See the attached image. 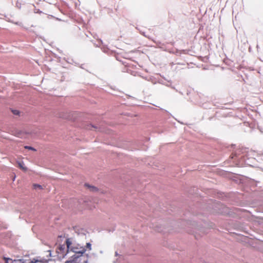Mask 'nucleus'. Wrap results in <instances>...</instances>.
Instances as JSON below:
<instances>
[{"mask_svg": "<svg viewBox=\"0 0 263 263\" xmlns=\"http://www.w3.org/2000/svg\"><path fill=\"white\" fill-rule=\"evenodd\" d=\"M21 136V134H18L17 135V137H20Z\"/></svg>", "mask_w": 263, "mask_h": 263, "instance_id": "nucleus-10", "label": "nucleus"}, {"mask_svg": "<svg viewBox=\"0 0 263 263\" xmlns=\"http://www.w3.org/2000/svg\"><path fill=\"white\" fill-rule=\"evenodd\" d=\"M72 251L76 253V254H77V256L76 257H79L81 256H82L86 251L85 247H80V248L78 247H73L72 249Z\"/></svg>", "mask_w": 263, "mask_h": 263, "instance_id": "nucleus-1", "label": "nucleus"}, {"mask_svg": "<svg viewBox=\"0 0 263 263\" xmlns=\"http://www.w3.org/2000/svg\"><path fill=\"white\" fill-rule=\"evenodd\" d=\"M4 259L5 260V263H9V261H12V259L9 258L4 257Z\"/></svg>", "mask_w": 263, "mask_h": 263, "instance_id": "nucleus-5", "label": "nucleus"}, {"mask_svg": "<svg viewBox=\"0 0 263 263\" xmlns=\"http://www.w3.org/2000/svg\"><path fill=\"white\" fill-rule=\"evenodd\" d=\"M18 167L21 169L23 171H24V172H26L27 171V168L25 166H24V164L23 162H19L18 163Z\"/></svg>", "mask_w": 263, "mask_h": 263, "instance_id": "nucleus-2", "label": "nucleus"}, {"mask_svg": "<svg viewBox=\"0 0 263 263\" xmlns=\"http://www.w3.org/2000/svg\"><path fill=\"white\" fill-rule=\"evenodd\" d=\"M86 186L87 187V188L90 191H92V192H96L98 191V189L95 186H91V185H89L88 184H85Z\"/></svg>", "mask_w": 263, "mask_h": 263, "instance_id": "nucleus-3", "label": "nucleus"}, {"mask_svg": "<svg viewBox=\"0 0 263 263\" xmlns=\"http://www.w3.org/2000/svg\"><path fill=\"white\" fill-rule=\"evenodd\" d=\"M86 247L88 249V250H91V244L88 242V243H86Z\"/></svg>", "mask_w": 263, "mask_h": 263, "instance_id": "nucleus-6", "label": "nucleus"}, {"mask_svg": "<svg viewBox=\"0 0 263 263\" xmlns=\"http://www.w3.org/2000/svg\"><path fill=\"white\" fill-rule=\"evenodd\" d=\"M66 243H67V247L69 248V245L70 244V243L68 241H67Z\"/></svg>", "mask_w": 263, "mask_h": 263, "instance_id": "nucleus-9", "label": "nucleus"}, {"mask_svg": "<svg viewBox=\"0 0 263 263\" xmlns=\"http://www.w3.org/2000/svg\"><path fill=\"white\" fill-rule=\"evenodd\" d=\"M25 148L26 149L35 151V149L34 148L30 147V146H25Z\"/></svg>", "mask_w": 263, "mask_h": 263, "instance_id": "nucleus-7", "label": "nucleus"}, {"mask_svg": "<svg viewBox=\"0 0 263 263\" xmlns=\"http://www.w3.org/2000/svg\"><path fill=\"white\" fill-rule=\"evenodd\" d=\"M33 186H34V189H36V188H39L40 189H43L41 185H40L39 184H33Z\"/></svg>", "mask_w": 263, "mask_h": 263, "instance_id": "nucleus-4", "label": "nucleus"}, {"mask_svg": "<svg viewBox=\"0 0 263 263\" xmlns=\"http://www.w3.org/2000/svg\"><path fill=\"white\" fill-rule=\"evenodd\" d=\"M12 112H13V114L16 115H18L20 113V112L17 110H12Z\"/></svg>", "mask_w": 263, "mask_h": 263, "instance_id": "nucleus-8", "label": "nucleus"}]
</instances>
